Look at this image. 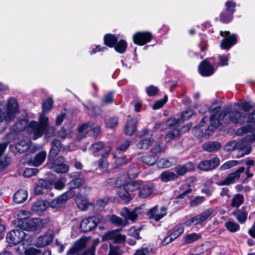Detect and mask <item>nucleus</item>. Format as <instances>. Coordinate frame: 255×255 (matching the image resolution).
I'll return each instance as SVG.
<instances>
[{
	"instance_id": "obj_1",
	"label": "nucleus",
	"mask_w": 255,
	"mask_h": 255,
	"mask_svg": "<svg viewBox=\"0 0 255 255\" xmlns=\"http://www.w3.org/2000/svg\"><path fill=\"white\" fill-rule=\"evenodd\" d=\"M53 101L51 98H49L43 102L42 113L40 115L39 121H31L28 124L27 130L33 134V139L41 137L45 133L47 137H50L54 134L55 128L49 125L48 118L45 115L44 113L49 111L53 107Z\"/></svg>"
},
{
	"instance_id": "obj_2",
	"label": "nucleus",
	"mask_w": 255,
	"mask_h": 255,
	"mask_svg": "<svg viewBox=\"0 0 255 255\" xmlns=\"http://www.w3.org/2000/svg\"><path fill=\"white\" fill-rule=\"evenodd\" d=\"M18 104L15 99L11 97L8 99L6 104L4 102H0V131H2L8 122L14 118L18 112Z\"/></svg>"
},
{
	"instance_id": "obj_3",
	"label": "nucleus",
	"mask_w": 255,
	"mask_h": 255,
	"mask_svg": "<svg viewBox=\"0 0 255 255\" xmlns=\"http://www.w3.org/2000/svg\"><path fill=\"white\" fill-rule=\"evenodd\" d=\"M136 211L137 209H136L133 211H129L127 208L125 207L122 209L121 215L125 218V220L124 221L121 218L112 215L110 218V221L117 226L125 227L128 224L127 220L134 221L137 219Z\"/></svg>"
},
{
	"instance_id": "obj_4",
	"label": "nucleus",
	"mask_w": 255,
	"mask_h": 255,
	"mask_svg": "<svg viewBox=\"0 0 255 255\" xmlns=\"http://www.w3.org/2000/svg\"><path fill=\"white\" fill-rule=\"evenodd\" d=\"M214 211V209L212 208H208L201 213L186 221L184 224L186 226L202 225L213 215Z\"/></svg>"
},
{
	"instance_id": "obj_5",
	"label": "nucleus",
	"mask_w": 255,
	"mask_h": 255,
	"mask_svg": "<svg viewBox=\"0 0 255 255\" xmlns=\"http://www.w3.org/2000/svg\"><path fill=\"white\" fill-rule=\"evenodd\" d=\"M25 237V233L22 230H13L6 235V240L10 246H15L21 242Z\"/></svg>"
},
{
	"instance_id": "obj_6",
	"label": "nucleus",
	"mask_w": 255,
	"mask_h": 255,
	"mask_svg": "<svg viewBox=\"0 0 255 255\" xmlns=\"http://www.w3.org/2000/svg\"><path fill=\"white\" fill-rule=\"evenodd\" d=\"M236 6V3L231 0H228L225 3V9L220 14V18L221 21L227 23L232 20Z\"/></svg>"
},
{
	"instance_id": "obj_7",
	"label": "nucleus",
	"mask_w": 255,
	"mask_h": 255,
	"mask_svg": "<svg viewBox=\"0 0 255 255\" xmlns=\"http://www.w3.org/2000/svg\"><path fill=\"white\" fill-rule=\"evenodd\" d=\"M125 235L120 233V230H114L109 232L102 236L103 241L111 240L114 243H122L126 241Z\"/></svg>"
},
{
	"instance_id": "obj_8",
	"label": "nucleus",
	"mask_w": 255,
	"mask_h": 255,
	"mask_svg": "<svg viewBox=\"0 0 255 255\" xmlns=\"http://www.w3.org/2000/svg\"><path fill=\"white\" fill-rule=\"evenodd\" d=\"M43 227V223L38 218L29 219L26 222L22 223V227L20 228L23 230L28 231H35L41 229Z\"/></svg>"
},
{
	"instance_id": "obj_9",
	"label": "nucleus",
	"mask_w": 255,
	"mask_h": 255,
	"mask_svg": "<svg viewBox=\"0 0 255 255\" xmlns=\"http://www.w3.org/2000/svg\"><path fill=\"white\" fill-rule=\"evenodd\" d=\"M100 127H97L93 128L91 125L88 124H84L80 126L78 128L79 134L77 136V139L81 140L87 134H93L94 135L98 134L100 132Z\"/></svg>"
},
{
	"instance_id": "obj_10",
	"label": "nucleus",
	"mask_w": 255,
	"mask_h": 255,
	"mask_svg": "<svg viewBox=\"0 0 255 255\" xmlns=\"http://www.w3.org/2000/svg\"><path fill=\"white\" fill-rule=\"evenodd\" d=\"M245 170V168L244 167L239 168L235 171L230 173L224 180L219 182L218 184L220 186L229 185L237 182L240 178V174Z\"/></svg>"
},
{
	"instance_id": "obj_11",
	"label": "nucleus",
	"mask_w": 255,
	"mask_h": 255,
	"mask_svg": "<svg viewBox=\"0 0 255 255\" xmlns=\"http://www.w3.org/2000/svg\"><path fill=\"white\" fill-rule=\"evenodd\" d=\"M74 193L72 190H69L58 197L54 199L50 203L49 205L52 208H58L64 204L70 198L73 197Z\"/></svg>"
},
{
	"instance_id": "obj_12",
	"label": "nucleus",
	"mask_w": 255,
	"mask_h": 255,
	"mask_svg": "<svg viewBox=\"0 0 255 255\" xmlns=\"http://www.w3.org/2000/svg\"><path fill=\"white\" fill-rule=\"evenodd\" d=\"M99 217H92L84 219L81 223L80 229L83 232L91 231L101 222Z\"/></svg>"
},
{
	"instance_id": "obj_13",
	"label": "nucleus",
	"mask_w": 255,
	"mask_h": 255,
	"mask_svg": "<svg viewBox=\"0 0 255 255\" xmlns=\"http://www.w3.org/2000/svg\"><path fill=\"white\" fill-rule=\"evenodd\" d=\"M184 232V228L182 225H178L174 227L169 232V235L165 238L162 241V244L166 245L180 236Z\"/></svg>"
},
{
	"instance_id": "obj_14",
	"label": "nucleus",
	"mask_w": 255,
	"mask_h": 255,
	"mask_svg": "<svg viewBox=\"0 0 255 255\" xmlns=\"http://www.w3.org/2000/svg\"><path fill=\"white\" fill-rule=\"evenodd\" d=\"M154 189V185L152 183L142 181L138 192V196L140 198H146L153 192Z\"/></svg>"
},
{
	"instance_id": "obj_15",
	"label": "nucleus",
	"mask_w": 255,
	"mask_h": 255,
	"mask_svg": "<svg viewBox=\"0 0 255 255\" xmlns=\"http://www.w3.org/2000/svg\"><path fill=\"white\" fill-rule=\"evenodd\" d=\"M151 33L149 32H138L133 36V42L138 45H143L150 41Z\"/></svg>"
},
{
	"instance_id": "obj_16",
	"label": "nucleus",
	"mask_w": 255,
	"mask_h": 255,
	"mask_svg": "<svg viewBox=\"0 0 255 255\" xmlns=\"http://www.w3.org/2000/svg\"><path fill=\"white\" fill-rule=\"evenodd\" d=\"M236 150L239 151L237 157L240 158L249 154L251 151L252 146L246 143L245 140L241 139L236 142Z\"/></svg>"
},
{
	"instance_id": "obj_17",
	"label": "nucleus",
	"mask_w": 255,
	"mask_h": 255,
	"mask_svg": "<svg viewBox=\"0 0 255 255\" xmlns=\"http://www.w3.org/2000/svg\"><path fill=\"white\" fill-rule=\"evenodd\" d=\"M166 214V208L162 207L160 208L158 206H155L150 209L148 212V216L149 218L152 219L156 221H158Z\"/></svg>"
},
{
	"instance_id": "obj_18",
	"label": "nucleus",
	"mask_w": 255,
	"mask_h": 255,
	"mask_svg": "<svg viewBox=\"0 0 255 255\" xmlns=\"http://www.w3.org/2000/svg\"><path fill=\"white\" fill-rule=\"evenodd\" d=\"M220 163V159L215 157L209 160L201 161L198 164V168L203 171H208L215 169Z\"/></svg>"
},
{
	"instance_id": "obj_19",
	"label": "nucleus",
	"mask_w": 255,
	"mask_h": 255,
	"mask_svg": "<svg viewBox=\"0 0 255 255\" xmlns=\"http://www.w3.org/2000/svg\"><path fill=\"white\" fill-rule=\"evenodd\" d=\"M86 240L84 239H80L74 243L67 252V255H78L80 252L86 247Z\"/></svg>"
},
{
	"instance_id": "obj_20",
	"label": "nucleus",
	"mask_w": 255,
	"mask_h": 255,
	"mask_svg": "<svg viewBox=\"0 0 255 255\" xmlns=\"http://www.w3.org/2000/svg\"><path fill=\"white\" fill-rule=\"evenodd\" d=\"M63 161V158L59 157L58 159L51 163H48L49 168L52 170L57 173H65L68 171L69 167L65 164H59L58 161Z\"/></svg>"
},
{
	"instance_id": "obj_21",
	"label": "nucleus",
	"mask_w": 255,
	"mask_h": 255,
	"mask_svg": "<svg viewBox=\"0 0 255 255\" xmlns=\"http://www.w3.org/2000/svg\"><path fill=\"white\" fill-rule=\"evenodd\" d=\"M198 70L202 76H209L214 73L215 69L212 64L204 60L199 66Z\"/></svg>"
},
{
	"instance_id": "obj_22",
	"label": "nucleus",
	"mask_w": 255,
	"mask_h": 255,
	"mask_svg": "<svg viewBox=\"0 0 255 255\" xmlns=\"http://www.w3.org/2000/svg\"><path fill=\"white\" fill-rule=\"evenodd\" d=\"M53 233L51 232H48L45 235L38 238L36 245L39 247H44L49 245L53 241Z\"/></svg>"
},
{
	"instance_id": "obj_23",
	"label": "nucleus",
	"mask_w": 255,
	"mask_h": 255,
	"mask_svg": "<svg viewBox=\"0 0 255 255\" xmlns=\"http://www.w3.org/2000/svg\"><path fill=\"white\" fill-rule=\"evenodd\" d=\"M52 188L51 183L46 180H38L37 185L35 188V191L37 194H41L43 193L42 189H49Z\"/></svg>"
},
{
	"instance_id": "obj_24",
	"label": "nucleus",
	"mask_w": 255,
	"mask_h": 255,
	"mask_svg": "<svg viewBox=\"0 0 255 255\" xmlns=\"http://www.w3.org/2000/svg\"><path fill=\"white\" fill-rule=\"evenodd\" d=\"M233 214L241 224L244 223L247 219L248 212L245 207H243L241 209L237 210L233 213Z\"/></svg>"
},
{
	"instance_id": "obj_25",
	"label": "nucleus",
	"mask_w": 255,
	"mask_h": 255,
	"mask_svg": "<svg viewBox=\"0 0 255 255\" xmlns=\"http://www.w3.org/2000/svg\"><path fill=\"white\" fill-rule=\"evenodd\" d=\"M237 42L236 35L234 34L224 38L221 44V47L225 49H229L231 47Z\"/></svg>"
},
{
	"instance_id": "obj_26",
	"label": "nucleus",
	"mask_w": 255,
	"mask_h": 255,
	"mask_svg": "<svg viewBox=\"0 0 255 255\" xmlns=\"http://www.w3.org/2000/svg\"><path fill=\"white\" fill-rule=\"evenodd\" d=\"M46 155V151H42L37 153L34 158L31 159L29 162L34 166H38L44 161Z\"/></svg>"
},
{
	"instance_id": "obj_27",
	"label": "nucleus",
	"mask_w": 255,
	"mask_h": 255,
	"mask_svg": "<svg viewBox=\"0 0 255 255\" xmlns=\"http://www.w3.org/2000/svg\"><path fill=\"white\" fill-rule=\"evenodd\" d=\"M49 206V202L45 200L38 201L36 202L32 206V210L40 214L43 211H45Z\"/></svg>"
},
{
	"instance_id": "obj_28",
	"label": "nucleus",
	"mask_w": 255,
	"mask_h": 255,
	"mask_svg": "<svg viewBox=\"0 0 255 255\" xmlns=\"http://www.w3.org/2000/svg\"><path fill=\"white\" fill-rule=\"evenodd\" d=\"M31 215L29 211L21 210L18 212L16 214V218L18 220V226L21 228L22 227V223L26 222Z\"/></svg>"
},
{
	"instance_id": "obj_29",
	"label": "nucleus",
	"mask_w": 255,
	"mask_h": 255,
	"mask_svg": "<svg viewBox=\"0 0 255 255\" xmlns=\"http://www.w3.org/2000/svg\"><path fill=\"white\" fill-rule=\"evenodd\" d=\"M141 180H134L128 183H127L124 186V189L126 191H128L129 192H133L136 190H139L140 189V186L142 184Z\"/></svg>"
},
{
	"instance_id": "obj_30",
	"label": "nucleus",
	"mask_w": 255,
	"mask_h": 255,
	"mask_svg": "<svg viewBox=\"0 0 255 255\" xmlns=\"http://www.w3.org/2000/svg\"><path fill=\"white\" fill-rule=\"evenodd\" d=\"M204 150L208 152H214L219 150L221 146L220 143L216 141L207 142L204 143L203 145Z\"/></svg>"
},
{
	"instance_id": "obj_31",
	"label": "nucleus",
	"mask_w": 255,
	"mask_h": 255,
	"mask_svg": "<svg viewBox=\"0 0 255 255\" xmlns=\"http://www.w3.org/2000/svg\"><path fill=\"white\" fill-rule=\"evenodd\" d=\"M27 195V192L26 190H19L14 195L13 200L17 204L22 203L26 200Z\"/></svg>"
},
{
	"instance_id": "obj_32",
	"label": "nucleus",
	"mask_w": 255,
	"mask_h": 255,
	"mask_svg": "<svg viewBox=\"0 0 255 255\" xmlns=\"http://www.w3.org/2000/svg\"><path fill=\"white\" fill-rule=\"evenodd\" d=\"M248 123V125L241 127L237 130L236 133L238 135H243L255 130V123L254 122Z\"/></svg>"
},
{
	"instance_id": "obj_33",
	"label": "nucleus",
	"mask_w": 255,
	"mask_h": 255,
	"mask_svg": "<svg viewBox=\"0 0 255 255\" xmlns=\"http://www.w3.org/2000/svg\"><path fill=\"white\" fill-rule=\"evenodd\" d=\"M76 202L78 208L82 210H86L89 204L86 197L78 195L76 198Z\"/></svg>"
},
{
	"instance_id": "obj_34",
	"label": "nucleus",
	"mask_w": 255,
	"mask_h": 255,
	"mask_svg": "<svg viewBox=\"0 0 255 255\" xmlns=\"http://www.w3.org/2000/svg\"><path fill=\"white\" fill-rule=\"evenodd\" d=\"M53 145L50 151L49 158H54L60 152L61 149V143L59 140L54 139L53 141Z\"/></svg>"
},
{
	"instance_id": "obj_35",
	"label": "nucleus",
	"mask_w": 255,
	"mask_h": 255,
	"mask_svg": "<svg viewBox=\"0 0 255 255\" xmlns=\"http://www.w3.org/2000/svg\"><path fill=\"white\" fill-rule=\"evenodd\" d=\"M119 36L117 35L108 34L104 37V42L105 44L109 47H115V45L118 41Z\"/></svg>"
},
{
	"instance_id": "obj_36",
	"label": "nucleus",
	"mask_w": 255,
	"mask_h": 255,
	"mask_svg": "<svg viewBox=\"0 0 255 255\" xmlns=\"http://www.w3.org/2000/svg\"><path fill=\"white\" fill-rule=\"evenodd\" d=\"M136 127V122L131 119L128 121L126 126L125 132L128 135H131L135 132Z\"/></svg>"
},
{
	"instance_id": "obj_37",
	"label": "nucleus",
	"mask_w": 255,
	"mask_h": 255,
	"mask_svg": "<svg viewBox=\"0 0 255 255\" xmlns=\"http://www.w3.org/2000/svg\"><path fill=\"white\" fill-rule=\"evenodd\" d=\"M25 255H50L48 251H42L34 248H29L24 250Z\"/></svg>"
},
{
	"instance_id": "obj_38",
	"label": "nucleus",
	"mask_w": 255,
	"mask_h": 255,
	"mask_svg": "<svg viewBox=\"0 0 255 255\" xmlns=\"http://www.w3.org/2000/svg\"><path fill=\"white\" fill-rule=\"evenodd\" d=\"M131 144V141L129 139H124L121 140L117 146V151L121 153L126 151Z\"/></svg>"
},
{
	"instance_id": "obj_39",
	"label": "nucleus",
	"mask_w": 255,
	"mask_h": 255,
	"mask_svg": "<svg viewBox=\"0 0 255 255\" xmlns=\"http://www.w3.org/2000/svg\"><path fill=\"white\" fill-rule=\"evenodd\" d=\"M178 176L176 174L169 171H164L160 175L161 180L165 182L175 179Z\"/></svg>"
},
{
	"instance_id": "obj_40",
	"label": "nucleus",
	"mask_w": 255,
	"mask_h": 255,
	"mask_svg": "<svg viewBox=\"0 0 255 255\" xmlns=\"http://www.w3.org/2000/svg\"><path fill=\"white\" fill-rule=\"evenodd\" d=\"M115 50L121 54L125 53L127 48V43L124 40H120L119 41H117L115 45Z\"/></svg>"
},
{
	"instance_id": "obj_41",
	"label": "nucleus",
	"mask_w": 255,
	"mask_h": 255,
	"mask_svg": "<svg viewBox=\"0 0 255 255\" xmlns=\"http://www.w3.org/2000/svg\"><path fill=\"white\" fill-rule=\"evenodd\" d=\"M129 191H126L124 189V186L121 188L118 192L120 197L125 202H129L132 198V196L129 193Z\"/></svg>"
},
{
	"instance_id": "obj_42",
	"label": "nucleus",
	"mask_w": 255,
	"mask_h": 255,
	"mask_svg": "<svg viewBox=\"0 0 255 255\" xmlns=\"http://www.w3.org/2000/svg\"><path fill=\"white\" fill-rule=\"evenodd\" d=\"M184 238L185 243L191 244L200 239L201 236L200 234L194 233L185 235Z\"/></svg>"
},
{
	"instance_id": "obj_43",
	"label": "nucleus",
	"mask_w": 255,
	"mask_h": 255,
	"mask_svg": "<svg viewBox=\"0 0 255 255\" xmlns=\"http://www.w3.org/2000/svg\"><path fill=\"white\" fill-rule=\"evenodd\" d=\"M173 164V161L168 158H161L157 162V166L160 168H168Z\"/></svg>"
},
{
	"instance_id": "obj_44",
	"label": "nucleus",
	"mask_w": 255,
	"mask_h": 255,
	"mask_svg": "<svg viewBox=\"0 0 255 255\" xmlns=\"http://www.w3.org/2000/svg\"><path fill=\"white\" fill-rule=\"evenodd\" d=\"M139 171L138 166L135 164L131 165L128 170L127 173L128 177L130 178H133L138 175Z\"/></svg>"
},
{
	"instance_id": "obj_45",
	"label": "nucleus",
	"mask_w": 255,
	"mask_h": 255,
	"mask_svg": "<svg viewBox=\"0 0 255 255\" xmlns=\"http://www.w3.org/2000/svg\"><path fill=\"white\" fill-rule=\"evenodd\" d=\"M157 157L154 155L144 156L141 158L142 162L146 165H152L157 162Z\"/></svg>"
},
{
	"instance_id": "obj_46",
	"label": "nucleus",
	"mask_w": 255,
	"mask_h": 255,
	"mask_svg": "<svg viewBox=\"0 0 255 255\" xmlns=\"http://www.w3.org/2000/svg\"><path fill=\"white\" fill-rule=\"evenodd\" d=\"M240 164V161L235 160H229L224 163L220 167L221 170H225L229 169L234 166H236Z\"/></svg>"
},
{
	"instance_id": "obj_47",
	"label": "nucleus",
	"mask_w": 255,
	"mask_h": 255,
	"mask_svg": "<svg viewBox=\"0 0 255 255\" xmlns=\"http://www.w3.org/2000/svg\"><path fill=\"white\" fill-rule=\"evenodd\" d=\"M225 227L231 232H236L239 230L240 225L233 221H229L225 223Z\"/></svg>"
},
{
	"instance_id": "obj_48",
	"label": "nucleus",
	"mask_w": 255,
	"mask_h": 255,
	"mask_svg": "<svg viewBox=\"0 0 255 255\" xmlns=\"http://www.w3.org/2000/svg\"><path fill=\"white\" fill-rule=\"evenodd\" d=\"M153 139L152 138L143 139L139 142L136 146L138 149H145L152 143Z\"/></svg>"
},
{
	"instance_id": "obj_49",
	"label": "nucleus",
	"mask_w": 255,
	"mask_h": 255,
	"mask_svg": "<svg viewBox=\"0 0 255 255\" xmlns=\"http://www.w3.org/2000/svg\"><path fill=\"white\" fill-rule=\"evenodd\" d=\"M244 196L241 194H236L233 198L231 205L233 207H239L244 202Z\"/></svg>"
},
{
	"instance_id": "obj_50",
	"label": "nucleus",
	"mask_w": 255,
	"mask_h": 255,
	"mask_svg": "<svg viewBox=\"0 0 255 255\" xmlns=\"http://www.w3.org/2000/svg\"><path fill=\"white\" fill-rule=\"evenodd\" d=\"M181 134V132L178 129H174L169 131L165 136V140L167 141H170L171 140L178 137Z\"/></svg>"
},
{
	"instance_id": "obj_51",
	"label": "nucleus",
	"mask_w": 255,
	"mask_h": 255,
	"mask_svg": "<svg viewBox=\"0 0 255 255\" xmlns=\"http://www.w3.org/2000/svg\"><path fill=\"white\" fill-rule=\"evenodd\" d=\"M29 147V144L24 140H21L16 144V148L19 152H23Z\"/></svg>"
},
{
	"instance_id": "obj_52",
	"label": "nucleus",
	"mask_w": 255,
	"mask_h": 255,
	"mask_svg": "<svg viewBox=\"0 0 255 255\" xmlns=\"http://www.w3.org/2000/svg\"><path fill=\"white\" fill-rule=\"evenodd\" d=\"M130 161V158H128L126 156H123L116 159L115 163L117 167H120L124 165L129 163Z\"/></svg>"
},
{
	"instance_id": "obj_53",
	"label": "nucleus",
	"mask_w": 255,
	"mask_h": 255,
	"mask_svg": "<svg viewBox=\"0 0 255 255\" xmlns=\"http://www.w3.org/2000/svg\"><path fill=\"white\" fill-rule=\"evenodd\" d=\"M104 147V143L102 141H99L93 144L89 149L93 152H96L103 149Z\"/></svg>"
},
{
	"instance_id": "obj_54",
	"label": "nucleus",
	"mask_w": 255,
	"mask_h": 255,
	"mask_svg": "<svg viewBox=\"0 0 255 255\" xmlns=\"http://www.w3.org/2000/svg\"><path fill=\"white\" fill-rule=\"evenodd\" d=\"M123 251L118 246H110V251L108 255H122Z\"/></svg>"
},
{
	"instance_id": "obj_55",
	"label": "nucleus",
	"mask_w": 255,
	"mask_h": 255,
	"mask_svg": "<svg viewBox=\"0 0 255 255\" xmlns=\"http://www.w3.org/2000/svg\"><path fill=\"white\" fill-rule=\"evenodd\" d=\"M152 249L150 247L141 248L136 251L134 255H148L152 252Z\"/></svg>"
},
{
	"instance_id": "obj_56",
	"label": "nucleus",
	"mask_w": 255,
	"mask_h": 255,
	"mask_svg": "<svg viewBox=\"0 0 255 255\" xmlns=\"http://www.w3.org/2000/svg\"><path fill=\"white\" fill-rule=\"evenodd\" d=\"M66 182V179L65 178H62L57 180L55 182L54 184L55 188L57 190H61L64 187Z\"/></svg>"
},
{
	"instance_id": "obj_57",
	"label": "nucleus",
	"mask_w": 255,
	"mask_h": 255,
	"mask_svg": "<svg viewBox=\"0 0 255 255\" xmlns=\"http://www.w3.org/2000/svg\"><path fill=\"white\" fill-rule=\"evenodd\" d=\"M38 172V170L36 168H27L25 169L24 171V176L27 177H30L35 175Z\"/></svg>"
},
{
	"instance_id": "obj_58",
	"label": "nucleus",
	"mask_w": 255,
	"mask_h": 255,
	"mask_svg": "<svg viewBox=\"0 0 255 255\" xmlns=\"http://www.w3.org/2000/svg\"><path fill=\"white\" fill-rule=\"evenodd\" d=\"M235 106L241 108L243 110V111L242 112L245 113H247V112L250 110L252 107L251 105L248 102L236 103L235 104Z\"/></svg>"
},
{
	"instance_id": "obj_59",
	"label": "nucleus",
	"mask_w": 255,
	"mask_h": 255,
	"mask_svg": "<svg viewBox=\"0 0 255 255\" xmlns=\"http://www.w3.org/2000/svg\"><path fill=\"white\" fill-rule=\"evenodd\" d=\"M167 101V96L166 95L163 99L157 101L152 107L153 109L156 110L161 108Z\"/></svg>"
},
{
	"instance_id": "obj_60",
	"label": "nucleus",
	"mask_w": 255,
	"mask_h": 255,
	"mask_svg": "<svg viewBox=\"0 0 255 255\" xmlns=\"http://www.w3.org/2000/svg\"><path fill=\"white\" fill-rule=\"evenodd\" d=\"M194 114V112L192 110H188L185 112H184L181 116V121H184L188 119L190 117H191Z\"/></svg>"
},
{
	"instance_id": "obj_61",
	"label": "nucleus",
	"mask_w": 255,
	"mask_h": 255,
	"mask_svg": "<svg viewBox=\"0 0 255 255\" xmlns=\"http://www.w3.org/2000/svg\"><path fill=\"white\" fill-rule=\"evenodd\" d=\"M118 124V119L117 118L110 119L106 123V126L108 128H113Z\"/></svg>"
},
{
	"instance_id": "obj_62",
	"label": "nucleus",
	"mask_w": 255,
	"mask_h": 255,
	"mask_svg": "<svg viewBox=\"0 0 255 255\" xmlns=\"http://www.w3.org/2000/svg\"><path fill=\"white\" fill-rule=\"evenodd\" d=\"M157 91V88L153 86H150L146 88V93L149 96H154Z\"/></svg>"
},
{
	"instance_id": "obj_63",
	"label": "nucleus",
	"mask_w": 255,
	"mask_h": 255,
	"mask_svg": "<svg viewBox=\"0 0 255 255\" xmlns=\"http://www.w3.org/2000/svg\"><path fill=\"white\" fill-rule=\"evenodd\" d=\"M109 163L106 158H102L99 160V167L102 170H106L108 167Z\"/></svg>"
},
{
	"instance_id": "obj_64",
	"label": "nucleus",
	"mask_w": 255,
	"mask_h": 255,
	"mask_svg": "<svg viewBox=\"0 0 255 255\" xmlns=\"http://www.w3.org/2000/svg\"><path fill=\"white\" fill-rule=\"evenodd\" d=\"M139 232L138 229H135L132 227L129 230V235L133 237L135 239H139Z\"/></svg>"
}]
</instances>
